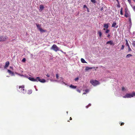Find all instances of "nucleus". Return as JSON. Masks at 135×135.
<instances>
[{
    "label": "nucleus",
    "mask_w": 135,
    "mask_h": 135,
    "mask_svg": "<svg viewBox=\"0 0 135 135\" xmlns=\"http://www.w3.org/2000/svg\"><path fill=\"white\" fill-rule=\"evenodd\" d=\"M25 86L24 85H22L20 86H19V91L20 92H22L23 94H25L26 92L25 90L24 89Z\"/></svg>",
    "instance_id": "obj_1"
},
{
    "label": "nucleus",
    "mask_w": 135,
    "mask_h": 135,
    "mask_svg": "<svg viewBox=\"0 0 135 135\" xmlns=\"http://www.w3.org/2000/svg\"><path fill=\"white\" fill-rule=\"evenodd\" d=\"M51 49L53 50L55 52L59 50V48L55 44H54L52 46Z\"/></svg>",
    "instance_id": "obj_2"
},
{
    "label": "nucleus",
    "mask_w": 135,
    "mask_h": 135,
    "mask_svg": "<svg viewBox=\"0 0 135 135\" xmlns=\"http://www.w3.org/2000/svg\"><path fill=\"white\" fill-rule=\"evenodd\" d=\"M133 97V92L132 93H127L123 97V98H131Z\"/></svg>",
    "instance_id": "obj_3"
},
{
    "label": "nucleus",
    "mask_w": 135,
    "mask_h": 135,
    "mask_svg": "<svg viewBox=\"0 0 135 135\" xmlns=\"http://www.w3.org/2000/svg\"><path fill=\"white\" fill-rule=\"evenodd\" d=\"M1 42L5 41L8 38V37L5 35L0 36Z\"/></svg>",
    "instance_id": "obj_4"
},
{
    "label": "nucleus",
    "mask_w": 135,
    "mask_h": 135,
    "mask_svg": "<svg viewBox=\"0 0 135 135\" xmlns=\"http://www.w3.org/2000/svg\"><path fill=\"white\" fill-rule=\"evenodd\" d=\"M90 82L92 85L94 86H96L99 84V82L98 81L96 80H91Z\"/></svg>",
    "instance_id": "obj_5"
},
{
    "label": "nucleus",
    "mask_w": 135,
    "mask_h": 135,
    "mask_svg": "<svg viewBox=\"0 0 135 135\" xmlns=\"http://www.w3.org/2000/svg\"><path fill=\"white\" fill-rule=\"evenodd\" d=\"M36 79H37L38 81H39L42 83H44L46 82V81L44 79H41L39 77H37Z\"/></svg>",
    "instance_id": "obj_6"
},
{
    "label": "nucleus",
    "mask_w": 135,
    "mask_h": 135,
    "mask_svg": "<svg viewBox=\"0 0 135 135\" xmlns=\"http://www.w3.org/2000/svg\"><path fill=\"white\" fill-rule=\"evenodd\" d=\"M28 78L29 80H30L32 81H36V82L38 81L36 78V79H34L33 78H31V77H29Z\"/></svg>",
    "instance_id": "obj_7"
},
{
    "label": "nucleus",
    "mask_w": 135,
    "mask_h": 135,
    "mask_svg": "<svg viewBox=\"0 0 135 135\" xmlns=\"http://www.w3.org/2000/svg\"><path fill=\"white\" fill-rule=\"evenodd\" d=\"M94 69L95 68V67H89L88 66H86L85 70L86 71H87L88 70H89L92 69Z\"/></svg>",
    "instance_id": "obj_8"
},
{
    "label": "nucleus",
    "mask_w": 135,
    "mask_h": 135,
    "mask_svg": "<svg viewBox=\"0 0 135 135\" xmlns=\"http://www.w3.org/2000/svg\"><path fill=\"white\" fill-rule=\"evenodd\" d=\"M9 65V62L8 61H7L6 62V64L4 66V68H6L8 67Z\"/></svg>",
    "instance_id": "obj_9"
},
{
    "label": "nucleus",
    "mask_w": 135,
    "mask_h": 135,
    "mask_svg": "<svg viewBox=\"0 0 135 135\" xmlns=\"http://www.w3.org/2000/svg\"><path fill=\"white\" fill-rule=\"evenodd\" d=\"M113 44V41H109L106 43L107 44H109L110 45H112Z\"/></svg>",
    "instance_id": "obj_10"
},
{
    "label": "nucleus",
    "mask_w": 135,
    "mask_h": 135,
    "mask_svg": "<svg viewBox=\"0 0 135 135\" xmlns=\"http://www.w3.org/2000/svg\"><path fill=\"white\" fill-rule=\"evenodd\" d=\"M129 14L128 13L126 12L124 15L125 17H129Z\"/></svg>",
    "instance_id": "obj_11"
},
{
    "label": "nucleus",
    "mask_w": 135,
    "mask_h": 135,
    "mask_svg": "<svg viewBox=\"0 0 135 135\" xmlns=\"http://www.w3.org/2000/svg\"><path fill=\"white\" fill-rule=\"evenodd\" d=\"M8 73L11 74L12 75V76H13V75H14V73H13L12 72V71H11V70H8Z\"/></svg>",
    "instance_id": "obj_12"
},
{
    "label": "nucleus",
    "mask_w": 135,
    "mask_h": 135,
    "mask_svg": "<svg viewBox=\"0 0 135 135\" xmlns=\"http://www.w3.org/2000/svg\"><path fill=\"white\" fill-rule=\"evenodd\" d=\"M70 87L71 88H73V89H75L76 88V86H74L72 85H71L70 86Z\"/></svg>",
    "instance_id": "obj_13"
},
{
    "label": "nucleus",
    "mask_w": 135,
    "mask_h": 135,
    "mask_svg": "<svg viewBox=\"0 0 135 135\" xmlns=\"http://www.w3.org/2000/svg\"><path fill=\"white\" fill-rule=\"evenodd\" d=\"M36 26H37L38 29L39 30L40 29V28H41V26L40 25L38 24H36Z\"/></svg>",
    "instance_id": "obj_14"
},
{
    "label": "nucleus",
    "mask_w": 135,
    "mask_h": 135,
    "mask_svg": "<svg viewBox=\"0 0 135 135\" xmlns=\"http://www.w3.org/2000/svg\"><path fill=\"white\" fill-rule=\"evenodd\" d=\"M81 61L82 63H86V62L85 61V60L83 58H82L81 59Z\"/></svg>",
    "instance_id": "obj_15"
},
{
    "label": "nucleus",
    "mask_w": 135,
    "mask_h": 135,
    "mask_svg": "<svg viewBox=\"0 0 135 135\" xmlns=\"http://www.w3.org/2000/svg\"><path fill=\"white\" fill-rule=\"evenodd\" d=\"M132 56V55L131 54H128L127 55V56H126V58H128Z\"/></svg>",
    "instance_id": "obj_16"
},
{
    "label": "nucleus",
    "mask_w": 135,
    "mask_h": 135,
    "mask_svg": "<svg viewBox=\"0 0 135 135\" xmlns=\"http://www.w3.org/2000/svg\"><path fill=\"white\" fill-rule=\"evenodd\" d=\"M40 9L41 10H42L44 8V7L42 5H41L40 6Z\"/></svg>",
    "instance_id": "obj_17"
},
{
    "label": "nucleus",
    "mask_w": 135,
    "mask_h": 135,
    "mask_svg": "<svg viewBox=\"0 0 135 135\" xmlns=\"http://www.w3.org/2000/svg\"><path fill=\"white\" fill-rule=\"evenodd\" d=\"M41 32H45L46 31L45 30L43 29H42V28H40V29L39 30Z\"/></svg>",
    "instance_id": "obj_18"
},
{
    "label": "nucleus",
    "mask_w": 135,
    "mask_h": 135,
    "mask_svg": "<svg viewBox=\"0 0 135 135\" xmlns=\"http://www.w3.org/2000/svg\"><path fill=\"white\" fill-rule=\"evenodd\" d=\"M104 27L105 28H107L108 27V24H105L104 25Z\"/></svg>",
    "instance_id": "obj_19"
},
{
    "label": "nucleus",
    "mask_w": 135,
    "mask_h": 135,
    "mask_svg": "<svg viewBox=\"0 0 135 135\" xmlns=\"http://www.w3.org/2000/svg\"><path fill=\"white\" fill-rule=\"evenodd\" d=\"M99 34V37H102V33L100 31H99L98 32Z\"/></svg>",
    "instance_id": "obj_20"
},
{
    "label": "nucleus",
    "mask_w": 135,
    "mask_h": 135,
    "mask_svg": "<svg viewBox=\"0 0 135 135\" xmlns=\"http://www.w3.org/2000/svg\"><path fill=\"white\" fill-rule=\"evenodd\" d=\"M116 23L115 22H114L112 24V27H115V26L116 25Z\"/></svg>",
    "instance_id": "obj_21"
},
{
    "label": "nucleus",
    "mask_w": 135,
    "mask_h": 135,
    "mask_svg": "<svg viewBox=\"0 0 135 135\" xmlns=\"http://www.w3.org/2000/svg\"><path fill=\"white\" fill-rule=\"evenodd\" d=\"M127 90V89H126L124 87H123L122 88V90L123 91H125Z\"/></svg>",
    "instance_id": "obj_22"
},
{
    "label": "nucleus",
    "mask_w": 135,
    "mask_h": 135,
    "mask_svg": "<svg viewBox=\"0 0 135 135\" xmlns=\"http://www.w3.org/2000/svg\"><path fill=\"white\" fill-rule=\"evenodd\" d=\"M125 41H126V45L127 46H129V45L128 43V41L127 40V39H126L125 40Z\"/></svg>",
    "instance_id": "obj_23"
},
{
    "label": "nucleus",
    "mask_w": 135,
    "mask_h": 135,
    "mask_svg": "<svg viewBox=\"0 0 135 135\" xmlns=\"http://www.w3.org/2000/svg\"><path fill=\"white\" fill-rule=\"evenodd\" d=\"M128 48V51H131V49L130 47V46L129 45V46H127Z\"/></svg>",
    "instance_id": "obj_24"
},
{
    "label": "nucleus",
    "mask_w": 135,
    "mask_h": 135,
    "mask_svg": "<svg viewBox=\"0 0 135 135\" xmlns=\"http://www.w3.org/2000/svg\"><path fill=\"white\" fill-rule=\"evenodd\" d=\"M118 3V5H117V7H120V4H119V1H118H118H117Z\"/></svg>",
    "instance_id": "obj_25"
},
{
    "label": "nucleus",
    "mask_w": 135,
    "mask_h": 135,
    "mask_svg": "<svg viewBox=\"0 0 135 135\" xmlns=\"http://www.w3.org/2000/svg\"><path fill=\"white\" fill-rule=\"evenodd\" d=\"M91 1L93 3H95L96 2L95 0H91Z\"/></svg>",
    "instance_id": "obj_26"
},
{
    "label": "nucleus",
    "mask_w": 135,
    "mask_h": 135,
    "mask_svg": "<svg viewBox=\"0 0 135 135\" xmlns=\"http://www.w3.org/2000/svg\"><path fill=\"white\" fill-rule=\"evenodd\" d=\"M79 78L78 77H77L75 78L74 80L75 81H77L79 80Z\"/></svg>",
    "instance_id": "obj_27"
},
{
    "label": "nucleus",
    "mask_w": 135,
    "mask_h": 135,
    "mask_svg": "<svg viewBox=\"0 0 135 135\" xmlns=\"http://www.w3.org/2000/svg\"><path fill=\"white\" fill-rule=\"evenodd\" d=\"M109 31V30L108 29H107L105 31V33H108Z\"/></svg>",
    "instance_id": "obj_28"
},
{
    "label": "nucleus",
    "mask_w": 135,
    "mask_h": 135,
    "mask_svg": "<svg viewBox=\"0 0 135 135\" xmlns=\"http://www.w3.org/2000/svg\"><path fill=\"white\" fill-rule=\"evenodd\" d=\"M124 45H122V46L121 48V50H123L124 49Z\"/></svg>",
    "instance_id": "obj_29"
},
{
    "label": "nucleus",
    "mask_w": 135,
    "mask_h": 135,
    "mask_svg": "<svg viewBox=\"0 0 135 135\" xmlns=\"http://www.w3.org/2000/svg\"><path fill=\"white\" fill-rule=\"evenodd\" d=\"M26 59L25 58H24L22 59V61L23 62H25L26 61Z\"/></svg>",
    "instance_id": "obj_30"
},
{
    "label": "nucleus",
    "mask_w": 135,
    "mask_h": 135,
    "mask_svg": "<svg viewBox=\"0 0 135 135\" xmlns=\"http://www.w3.org/2000/svg\"><path fill=\"white\" fill-rule=\"evenodd\" d=\"M28 91L29 92L28 93H29V94H31L32 93V90H29V91Z\"/></svg>",
    "instance_id": "obj_31"
},
{
    "label": "nucleus",
    "mask_w": 135,
    "mask_h": 135,
    "mask_svg": "<svg viewBox=\"0 0 135 135\" xmlns=\"http://www.w3.org/2000/svg\"><path fill=\"white\" fill-rule=\"evenodd\" d=\"M56 78L57 79H58L59 76L57 74H56Z\"/></svg>",
    "instance_id": "obj_32"
},
{
    "label": "nucleus",
    "mask_w": 135,
    "mask_h": 135,
    "mask_svg": "<svg viewBox=\"0 0 135 135\" xmlns=\"http://www.w3.org/2000/svg\"><path fill=\"white\" fill-rule=\"evenodd\" d=\"M50 80L51 81H57V80H53V79H50Z\"/></svg>",
    "instance_id": "obj_33"
},
{
    "label": "nucleus",
    "mask_w": 135,
    "mask_h": 135,
    "mask_svg": "<svg viewBox=\"0 0 135 135\" xmlns=\"http://www.w3.org/2000/svg\"><path fill=\"white\" fill-rule=\"evenodd\" d=\"M132 45L134 46H135V41H134L132 43Z\"/></svg>",
    "instance_id": "obj_34"
},
{
    "label": "nucleus",
    "mask_w": 135,
    "mask_h": 135,
    "mask_svg": "<svg viewBox=\"0 0 135 135\" xmlns=\"http://www.w3.org/2000/svg\"><path fill=\"white\" fill-rule=\"evenodd\" d=\"M46 76H47V77H50V75L48 74H47L46 75Z\"/></svg>",
    "instance_id": "obj_35"
},
{
    "label": "nucleus",
    "mask_w": 135,
    "mask_h": 135,
    "mask_svg": "<svg viewBox=\"0 0 135 135\" xmlns=\"http://www.w3.org/2000/svg\"><path fill=\"white\" fill-rule=\"evenodd\" d=\"M83 7L84 8H87V7H86V6L85 5H84V6H83Z\"/></svg>",
    "instance_id": "obj_36"
},
{
    "label": "nucleus",
    "mask_w": 135,
    "mask_h": 135,
    "mask_svg": "<svg viewBox=\"0 0 135 135\" xmlns=\"http://www.w3.org/2000/svg\"><path fill=\"white\" fill-rule=\"evenodd\" d=\"M133 8L134 11H135V6H133Z\"/></svg>",
    "instance_id": "obj_37"
},
{
    "label": "nucleus",
    "mask_w": 135,
    "mask_h": 135,
    "mask_svg": "<svg viewBox=\"0 0 135 135\" xmlns=\"http://www.w3.org/2000/svg\"><path fill=\"white\" fill-rule=\"evenodd\" d=\"M107 37L108 38L110 37V35L109 34L107 36Z\"/></svg>",
    "instance_id": "obj_38"
},
{
    "label": "nucleus",
    "mask_w": 135,
    "mask_h": 135,
    "mask_svg": "<svg viewBox=\"0 0 135 135\" xmlns=\"http://www.w3.org/2000/svg\"><path fill=\"white\" fill-rule=\"evenodd\" d=\"M120 14L121 15H122L123 14L122 11H120Z\"/></svg>",
    "instance_id": "obj_39"
},
{
    "label": "nucleus",
    "mask_w": 135,
    "mask_h": 135,
    "mask_svg": "<svg viewBox=\"0 0 135 135\" xmlns=\"http://www.w3.org/2000/svg\"><path fill=\"white\" fill-rule=\"evenodd\" d=\"M89 91V90L88 89H86L85 90V92L86 93L88 92Z\"/></svg>",
    "instance_id": "obj_40"
},
{
    "label": "nucleus",
    "mask_w": 135,
    "mask_h": 135,
    "mask_svg": "<svg viewBox=\"0 0 135 135\" xmlns=\"http://www.w3.org/2000/svg\"><path fill=\"white\" fill-rule=\"evenodd\" d=\"M77 91L78 92H79V93H80V90H79V89H77Z\"/></svg>",
    "instance_id": "obj_41"
},
{
    "label": "nucleus",
    "mask_w": 135,
    "mask_h": 135,
    "mask_svg": "<svg viewBox=\"0 0 135 135\" xmlns=\"http://www.w3.org/2000/svg\"><path fill=\"white\" fill-rule=\"evenodd\" d=\"M103 7H102L100 9V11H102V10H103Z\"/></svg>",
    "instance_id": "obj_42"
},
{
    "label": "nucleus",
    "mask_w": 135,
    "mask_h": 135,
    "mask_svg": "<svg viewBox=\"0 0 135 135\" xmlns=\"http://www.w3.org/2000/svg\"><path fill=\"white\" fill-rule=\"evenodd\" d=\"M124 124V123H121V125H123Z\"/></svg>",
    "instance_id": "obj_43"
},
{
    "label": "nucleus",
    "mask_w": 135,
    "mask_h": 135,
    "mask_svg": "<svg viewBox=\"0 0 135 135\" xmlns=\"http://www.w3.org/2000/svg\"><path fill=\"white\" fill-rule=\"evenodd\" d=\"M122 10H123V8H121L120 11H122Z\"/></svg>",
    "instance_id": "obj_44"
},
{
    "label": "nucleus",
    "mask_w": 135,
    "mask_h": 135,
    "mask_svg": "<svg viewBox=\"0 0 135 135\" xmlns=\"http://www.w3.org/2000/svg\"><path fill=\"white\" fill-rule=\"evenodd\" d=\"M129 21H131V18L130 17H129Z\"/></svg>",
    "instance_id": "obj_45"
},
{
    "label": "nucleus",
    "mask_w": 135,
    "mask_h": 135,
    "mask_svg": "<svg viewBox=\"0 0 135 135\" xmlns=\"http://www.w3.org/2000/svg\"><path fill=\"white\" fill-rule=\"evenodd\" d=\"M129 2H131V0H127Z\"/></svg>",
    "instance_id": "obj_46"
},
{
    "label": "nucleus",
    "mask_w": 135,
    "mask_h": 135,
    "mask_svg": "<svg viewBox=\"0 0 135 135\" xmlns=\"http://www.w3.org/2000/svg\"><path fill=\"white\" fill-rule=\"evenodd\" d=\"M87 8V11H88V12H89V9H88V8Z\"/></svg>",
    "instance_id": "obj_47"
},
{
    "label": "nucleus",
    "mask_w": 135,
    "mask_h": 135,
    "mask_svg": "<svg viewBox=\"0 0 135 135\" xmlns=\"http://www.w3.org/2000/svg\"><path fill=\"white\" fill-rule=\"evenodd\" d=\"M97 68H98V67H96L95 68V70H96V69H97Z\"/></svg>",
    "instance_id": "obj_48"
},
{
    "label": "nucleus",
    "mask_w": 135,
    "mask_h": 135,
    "mask_svg": "<svg viewBox=\"0 0 135 135\" xmlns=\"http://www.w3.org/2000/svg\"><path fill=\"white\" fill-rule=\"evenodd\" d=\"M60 51L62 52H64L62 50H60Z\"/></svg>",
    "instance_id": "obj_49"
},
{
    "label": "nucleus",
    "mask_w": 135,
    "mask_h": 135,
    "mask_svg": "<svg viewBox=\"0 0 135 135\" xmlns=\"http://www.w3.org/2000/svg\"><path fill=\"white\" fill-rule=\"evenodd\" d=\"M70 120H72V118H71V117H70Z\"/></svg>",
    "instance_id": "obj_50"
},
{
    "label": "nucleus",
    "mask_w": 135,
    "mask_h": 135,
    "mask_svg": "<svg viewBox=\"0 0 135 135\" xmlns=\"http://www.w3.org/2000/svg\"><path fill=\"white\" fill-rule=\"evenodd\" d=\"M86 94V93H83V94Z\"/></svg>",
    "instance_id": "obj_51"
},
{
    "label": "nucleus",
    "mask_w": 135,
    "mask_h": 135,
    "mask_svg": "<svg viewBox=\"0 0 135 135\" xmlns=\"http://www.w3.org/2000/svg\"><path fill=\"white\" fill-rule=\"evenodd\" d=\"M10 68L12 69H13V68L12 67H10Z\"/></svg>",
    "instance_id": "obj_52"
},
{
    "label": "nucleus",
    "mask_w": 135,
    "mask_h": 135,
    "mask_svg": "<svg viewBox=\"0 0 135 135\" xmlns=\"http://www.w3.org/2000/svg\"><path fill=\"white\" fill-rule=\"evenodd\" d=\"M88 106H86V108H88Z\"/></svg>",
    "instance_id": "obj_53"
},
{
    "label": "nucleus",
    "mask_w": 135,
    "mask_h": 135,
    "mask_svg": "<svg viewBox=\"0 0 135 135\" xmlns=\"http://www.w3.org/2000/svg\"><path fill=\"white\" fill-rule=\"evenodd\" d=\"M34 87L35 88H36V86H34Z\"/></svg>",
    "instance_id": "obj_54"
},
{
    "label": "nucleus",
    "mask_w": 135,
    "mask_h": 135,
    "mask_svg": "<svg viewBox=\"0 0 135 135\" xmlns=\"http://www.w3.org/2000/svg\"><path fill=\"white\" fill-rule=\"evenodd\" d=\"M90 105H91V104H89L88 105H89V106H90Z\"/></svg>",
    "instance_id": "obj_55"
},
{
    "label": "nucleus",
    "mask_w": 135,
    "mask_h": 135,
    "mask_svg": "<svg viewBox=\"0 0 135 135\" xmlns=\"http://www.w3.org/2000/svg\"><path fill=\"white\" fill-rule=\"evenodd\" d=\"M36 90L37 91V89H36Z\"/></svg>",
    "instance_id": "obj_56"
},
{
    "label": "nucleus",
    "mask_w": 135,
    "mask_h": 135,
    "mask_svg": "<svg viewBox=\"0 0 135 135\" xmlns=\"http://www.w3.org/2000/svg\"><path fill=\"white\" fill-rule=\"evenodd\" d=\"M105 30V28H104V29H103V30Z\"/></svg>",
    "instance_id": "obj_57"
},
{
    "label": "nucleus",
    "mask_w": 135,
    "mask_h": 135,
    "mask_svg": "<svg viewBox=\"0 0 135 135\" xmlns=\"http://www.w3.org/2000/svg\"><path fill=\"white\" fill-rule=\"evenodd\" d=\"M118 2V0H116Z\"/></svg>",
    "instance_id": "obj_58"
},
{
    "label": "nucleus",
    "mask_w": 135,
    "mask_h": 135,
    "mask_svg": "<svg viewBox=\"0 0 135 135\" xmlns=\"http://www.w3.org/2000/svg\"><path fill=\"white\" fill-rule=\"evenodd\" d=\"M118 26H117L116 27V28H117V27H118Z\"/></svg>",
    "instance_id": "obj_59"
},
{
    "label": "nucleus",
    "mask_w": 135,
    "mask_h": 135,
    "mask_svg": "<svg viewBox=\"0 0 135 135\" xmlns=\"http://www.w3.org/2000/svg\"><path fill=\"white\" fill-rule=\"evenodd\" d=\"M63 53H64V54H65L66 53L64 52Z\"/></svg>",
    "instance_id": "obj_60"
},
{
    "label": "nucleus",
    "mask_w": 135,
    "mask_h": 135,
    "mask_svg": "<svg viewBox=\"0 0 135 135\" xmlns=\"http://www.w3.org/2000/svg\"><path fill=\"white\" fill-rule=\"evenodd\" d=\"M7 77H9V76H8V75H7Z\"/></svg>",
    "instance_id": "obj_61"
},
{
    "label": "nucleus",
    "mask_w": 135,
    "mask_h": 135,
    "mask_svg": "<svg viewBox=\"0 0 135 135\" xmlns=\"http://www.w3.org/2000/svg\"><path fill=\"white\" fill-rule=\"evenodd\" d=\"M7 77H9V76H8V75H7Z\"/></svg>",
    "instance_id": "obj_62"
},
{
    "label": "nucleus",
    "mask_w": 135,
    "mask_h": 135,
    "mask_svg": "<svg viewBox=\"0 0 135 135\" xmlns=\"http://www.w3.org/2000/svg\"><path fill=\"white\" fill-rule=\"evenodd\" d=\"M67 113L68 114V112H67Z\"/></svg>",
    "instance_id": "obj_63"
},
{
    "label": "nucleus",
    "mask_w": 135,
    "mask_h": 135,
    "mask_svg": "<svg viewBox=\"0 0 135 135\" xmlns=\"http://www.w3.org/2000/svg\"><path fill=\"white\" fill-rule=\"evenodd\" d=\"M63 83L65 84V83Z\"/></svg>",
    "instance_id": "obj_64"
}]
</instances>
